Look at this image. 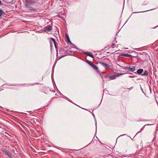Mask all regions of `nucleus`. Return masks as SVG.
I'll use <instances>...</instances> for the list:
<instances>
[{
	"mask_svg": "<svg viewBox=\"0 0 158 158\" xmlns=\"http://www.w3.org/2000/svg\"><path fill=\"white\" fill-rule=\"evenodd\" d=\"M50 47H52L54 45L55 47L56 48V41L55 39L53 38H50Z\"/></svg>",
	"mask_w": 158,
	"mask_h": 158,
	"instance_id": "1",
	"label": "nucleus"
},
{
	"mask_svg": "<svg viewBox=\"0 0 158 158\" xmlns=\"http://www.w3.org/2000/svg\"><path fill=\"white\" fill-rule=\"evenodd\" d=\"M125 69L130 71L131 72H134L135 70V68L133 66L131 67H126Z\"/></svg>",
	"mask_w": 158,
	"mask_h": 158,
	"instance_id": "2",
	"label": "nucleus"
},
{
	"mask_svg": "<svg viewBox=\"0 0 158 158\" xmlns=\"http://www.w3.org/2000/svg\"><path fill=\"white\" fill-rule=\"evenodd\" d=\"M52 29V26L48 25L46 27H45L44 28V30L45 31H50Z\"/></svg>",
	"mask_w": 158,
	"mask_h": 158,
	"instance_id": "3",
	"label": "nucleus"
},
{
	"mask_svg": "<svg viewBox=\"0 0 158 158\" xmlns=\"http://www.w3.org/2000/svg\"><path fill=\"white\" fill-rule=\"evenodd\" d=\"M3 153L7 155L9 157H10L11 156L10 152L7 151L6 150H4L3 151Z\"/></svg>",
	"mask_w": 158,
	"mask_h": 158,
	"instance_id": "4",
	"label": "nucleus"
},
{
	"mask_svg": "<svg viewBox=\"0 0 158 158\" xmlns=\"http://www.w3.org/2000/svg\"><path fill=\"white\" fill-rule=\"evenodd\" d=\"M84 53L92 58H94V57L93 54L91 52H84Z\"/></svg>",
	"mask_w": 158,
	"mask_h": 158,
	"instance_id": "5",
	"label": "nucleus"
},
{
	"mask_svg": "<svg viewBox=\"0 0 158 158\" xmlns=\"http://www.w3.org/2000/svg\"><path fill=\"white\" fill-rule=\"evenodd\" d=\"M143 69H140L138 70L136 72H135V73H137L139 74H141L143 72Z\"/></svg>",
	"mask_w": 158,
	"mask_h": 158,
	"instance_id": "6",
	"label": "nucleus"
},
{
	"mask_svg": "<svg viewBox=\"0 0 158 158\" xmlns=\"http://www.w3.org/2000/svg\"><path fill=\"white\" fill-rule=\"evenodd\" d=\"M102 65L106 69H109L110 65L107 64L105 63H102Z\"/></svg>",
	"mask_w": 158,
	"mask_h": 158,
	"instance_id": "7",
	"label": "nucleus"
},
{
	"mask_svg": "<svg viewBox=\"0 0 158 158\" xmlns=\"http://www.w3.org/2000/svg\"><path fill=\"white\" fill-rule=\"evenodd\" d=\"M101 77L102 79L104 78H106L108 77V75L105 73H103L101 75Z\"/></svg>",
	"mask_w": 158,
	"mask_h": 158,
	"instance_id": "8",
	"label": "nucleus"
},
{
	"mask_svg": "<svg viewBox=\"0 0 158 158\" xmlns=\"http://www.w3.org/2000/svg\"><path fill=\"white\" fill-rule=\"evenodd\" d=\"M65 36L66 37L67 40L68 41V43H71V41H70V40L69 39V37L68 35L67 34H65Z\"/></svg>",
	"mask_w": 158,
	"mask_h": 158,
	"instance_id": "9",
	"label": "nucleus"
},
{
	"mask_svg": "<svg viewBox=\"0 0 158 158\" xmlns=\"http://www.w3.org/2000/svg\"><path fill=\"white\" fill-rule=\"evenodd\" d=\"M110 80H114L115 79L116 77V76L115 75L110 76L109 77Z\"/></svg>",
	"mask_w": 158,
	"mask_h": 158,
	"instance_id": "10",
	"label": "nucleus"
},
{
	"mask_svg": "<svg viewBox=\"0 0 158 158\" xmlns=\"http://www.w3.org/2000/svg\"><path fill=\"white\" fill-rule=\"evenodd\" d=\"M122 55L123 56H126V57H131L132 56L131 55H129L128 54H122Z\"/></svg>",
	"mask_w": 158,
	"mask_h": 158,
	"instance_id": "11",
	"label": "nucleus"
},
{
	"mask_svg": "<svg viewBox=\"0 0 158 158\" xmlns=\"http://www.w3.org/2000/svg\"><path fill=\"white\" fill-rule=\"evenodd\" d=\"M91 67L96 70H97L98 69V67H97V66L94 64H93L92 66H91Z\"/></svg>",
	"mask_w": 158,
	"mask_h": 158,
	"instance_id": "12",
	"label": "nucleus"
},
{
	"mask_svg": "<svg viewBox=\"0 0 158 158\" xmlns=\"http://www.w3.org/2000/svg\"><path fill=\"white\" fill-rule=\"evenodd\" d=\"M86 62L87 63H88L89 65H90L91 66L93 65V64L90 61L88 60H86Z\"/></svg>",
	"mask_w": 158,
	"mask_h": 158,
	"instance_id": "13",
	"label": "nucleus"
},
{
	"mask_svg": "<svg viewBox=\"0 0 158 158\" xmlns=\"http://www.w3.org/2000/svg\"><path fill=\"white\" fill-rule=\"evenodd\" d=\"M25 5L26 7L27 8L29 9V10H31V9H32V7H30L29 5H28L27 4H25Z\"/></svg>",
	"mask_w": 158,
	"mask_h": 158,
	"instance_id": "14",
	"label": "nucleus"
},
{
	"mask_svg": "<svg viewBox=\"0 0 158 158\" xmlns=\"http://www.w3.org/2000/svg\"><path fill=\"white\" fill-rule=\"evenodd\" d=\"M148 72L147 70H145V71L144 73L143 74H142V75L144 76H147L148 75Z\"/></svg>",
	"mask_w": 158,
	"mask_h": 158,
	"instance_id": "15",
	"label": "nucleus"
},
{
	"mask_svg": "<svg viewBox=\"0 0 158 158\" xmlns=\"http://www.w3.org/2000/svg\"><path fill=\"white\" fill-rule=\"evenodd\" d=\"M3 11L0 9V17L2 16L3 13Z\"/></svg>",
	"mask_w": 158,
	"mask_h": 158,
	"instance_id": "16",
	"label": "nucleus"
},
{
	"mask_svg": "<svg viewBox=\"0 0 158 158\" xmlns=\"http://www.w3.org/2000/svg\"><path fill=\"white\" fill-rule=\"evenodd\" d=\"M23 22H24L25 23H27V22H28L26 20L23 21Z\"/></svg>",
	"mask_w": 158,
	"mask_h": 158,
	"instance_id": "17",
	"label": "nucleus"
},
{
	"mask_svg": "<svg viewBox=\"0 0 158 158\" xmlns=\"http://www.w3.org/2000/svg\"><path fill=\"white\" fill-rule=\"evenodd\" d=\"M114 44L113 43V44H112V46H114Z\"/></svg>",
	"mask_w": 158,
	"mask_h": 158,
	"instance_id": "18",
	"label": "nucleus"
},
{
	"mask_svg": "<svg viewBox=\"0 0 158 158\" xmlns=\"http://www.w3.org/2000/svg\"><path fill=\"white\" fill-rule=\"evenodd\" d=\"M1 1L0 0V4H1Z\"/></svg>",
	"mask_w": 158,
	"mask_h": 158,
	"instance_id": "19",
	"label": "nucleus"
}]
</instances>
